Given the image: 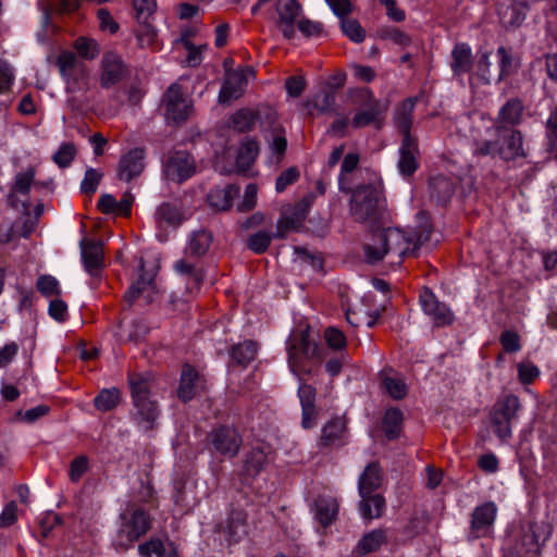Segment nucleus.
Here are the masks:
<instances>
[{
	"instance_id": "22",
	"label": "nucleus",
	"mask_w": 557,
	"mask_h": 557,
	"mask_svg": "<svg viewBox=\"0 0 557 557\" xmlns=\"http://www.w3.org/2000/svg\"><path fill=\"white\" fill-rule=\"evenodd\" d=\"M383 481L382 468L377 462H370L358 480V492L360 497L374 493Z\"/></svg>"
},
{
	"instance_id": "57",
	"label": "nucleus",
	"mask_w": 557,
	"mask_h": 557,
	"mask_svg": "<svg viewBox=\"0 0 557 557\" xmlns=\"http://www.w3.org/2000/svg\"><path fill=\"white\" fill-rule=\"evenodd\" d=\"M36 170L34 166H29L26 171L17 173L14 181L13 191L27 195L30 186L34 183Z\"/></svg>"
},
{
	"instance_id": "3",
	"label": "nucleus",
	"mask_w": 557,
	"mask_h": 557,
	"mask_svg": "<svg viewBox=\"0 0 557 557\" xmlns=\"http://www.w3.org/2000/svg\"><path fill=\"white\" fill-rule=\"evenodd\" d=\"M150 513L135 503H127L119 515L114 546L117 550H127L135 542L146 535L151 528Z\"/></svg>"
},
{
	"instance_id": "29",
	"label": "nucleus",
	"mask_w": 557,
	"mask_h": 557,
	"mask_svg": "<svg viewBox=\"0 0 557 557\" xmlns=\"http://www.w3.org/2000/svg\"><path fill=\"white\" fill-rule=\"evenodd\" d=\"M140 275L139 278L134 282L124 294V299L131 306L135 299H137L144 292L153 289V283L156 273L154 272H145L144 261L140 260L139 264Z\"/></svg>"
},
{
	"instance_id": "52",
	"label": "nucleus",
	"mask_w": 557,
	"mask_h": 557,
	"mask_svg": "<svg viewBox=\"0 0 557 557\" xmlns=\"http://www.w3.org/2000/svg\"><path fill=\"white\" fill-rule=\"evenodd\" d=\"M343 33L354 42H362L366 38V32L357 20L344 18L341 21Z\"/></svg>"
},
{
	"instance_id": "31",
	"label": "nucleus",
	"mask_w": 557,
	"mask_h": 557,
	"mask_svg": "<svg viewBox=\"0 0 557 557\" xmlns=\"http://www.w3.org/2000/svg\"><path fill=\"white\" fill-rule=\"evenodd\" d=\"M199 387V374L190 366H185L181 375V383L177 396L183 401L191 400L197 394Z\"/></svg>"
},
{
	"instance_id": "56",
	"label": "nucleus",
	"mask_w": 557,
	"mask_h": 557,
	"mask_svg": "<svg viewBox=\"0 0 557 557\" xmlns=\"http://www.w3.org/2000/svg\"><path fill=\"white\" fill-rule=\"evenodd\" d=\"M272 237L273 236L269 232L259 231L248 238L247 246L256 253H263L268 250L272 242Z\"/></svg>"
},
{
	"instance_id": "7",
	"label": "nucleus",
	"mask_w": 557,
	"mask_h": 557,
	"mask_svg": "<svg viewBox=\"0 0 557 557\" xmlns=\"http://www.w3.org/2000/svg\"><path fill=\"white\" fill-rule=\"evenodd\" d=\"M163 175L166 180L183 183L196 173V162L187 151H173L163 161Z\"/></svg>"
},
{
	"instance_id": "44",
	"label": "nucleus",
	"mask_w": 557,
	"mask_h": 557,
	"mask_svg": "<svg viewBox=\"0 0 557 557\" xmlns=\"http://www.w3.org/2000/svg\"><path fill=\"white\" fill-rule=\"evenodd\" d=\"M403 412L397 408L387 409L383 419V430L387 438L398 437L401 431Z\"/></svg>"
},
{
	"instance_id": "19",
	"label": "nucleus",
	"mask_w": 557,
	"mask_h": 557,
	"mask_svg": "<svg viewBox=\"0 0 557 557\" xmlns=\"http://www.w3.org/2000/svg\"><path fill=\"white\" fill-rule=\"evenodd\" d=\"M523 102L518 98L509 99L498 111L494 129L516 128L522 121Z\"/></svg>"
},
{
	"instance_id": "28",
	"label": "nucleus",
	"mask_w": 557,
	"mask_h": 557,
	"mask_svg": "<svg viewBox=\"0 0 557 557\" xmlns=\"http://www.w3.org/2000/svg\"><path fill=\"white\" fill-rule=\"evenodd\" d=\"M238 193L239 188L237 186L226 185L224 187L212 188L207 198L210 207L222 211L231 208L232 201Z\"/></svg>"
},
{
	"instance_id": "37",
	"label": "nucleus",
	"mask_w": 557,
	"mask_h": 557,
	"mask_svg": "<svg viewBox=\"0 0 557 557\" xmlns=\"http://www.w3.org/2000/svg\"><path fill=\"white\" fill-rule=\"evenodd\" d=\"M138 554L141 557H177V553L173 544L169 547L159 539H151L138 546Z\"/></svg>"
},
{
	"instance_id": "17",
	"label": "nucleus",
	"mask_w": 557,
	"mask_h": 557,
	"mask_svg": "<svg viewBox=\"0 0 557 557\" xmlns=\"http://www.w3.org/2000/svg\"><path fill=\"white\" fill-rule=\"evenodd\" d=\"M499 143V157L504 160H515L523 157V140L521 132L516 128L495 129Z\"/></svg>"
},
{
	"instance_id": "15",
	"label": "nucleus",
	"mask_w": 557,
	"mask_h": 557,
	"mask_svg": "<svg viewBox=\"0 0 557 557\" xmlns=\"http://www.w3.org/2000/svg\"><path fill=\"white\" fill-rule=\"evenodd\" d=\"M312 203V197H305L299 201L292 212H285L276 223V233L273 235L276 238H284L287 233L298 231L307 218L309 208Z\"/></svg>"
},
{
	"instance_id": "4",
	"label": "nucleus",
	"mask_w": 557,
	"mask_h": 557,
	"mask_svg": "<svg viewBox=\"0 0 557 557\" xmlns=\"http://www.w3.org/2000/svg\"><path fill=\"white\" fill-rule=\"evenodd\" d=\"M382 190L380 186L369 184L358 186L351 195L350 213L355 221L367 222L377 218Z\"/></svg>"
},
{
	"instance_id": "2",
	"label": "nucleus",
	"mask_w": 557,
	"mask_h": 557,
	"mask_svg": "<svg viewBox=\"0 0 557 557\" xmlns=\"http://www.w3.org/2000/svg\"><path fill=\"white\" fill-rule=\"evenodd\" d=\"M128 386L134 407L132 419L141 431H151L160 414L158 403L151 397L152 374L132 372L128 374Z\"/></svg>"
},
{
	"instance_id": "39",
	"label": "nucleus",
	"mask_w": 557,
	"mask_h": 557,
	"mask_svg": "<svg viewBox=\"0 0 557 557\" xmlns=\"http://www.w3.org/2000/svg\"><path fill=\"white\" fill-rule=\"evenodd\" d=\"M257 350L256 342L245 341L232 347L230 352L231 360L238 366L247 367L255 359Z\"/></svg>"
},
{
	"instance_id": "34",
	"label": "nucleus",
	"mask_w": 557,
	"mask_h": 557,
	"mask_svg": "<svg viewBox=\"0 0 557 557\" xmlns=\"http://www.w3.org/2000/svg\"><path fill=\"white\" fill-rule=\"evenodd\" d=\"M359 510L363 519L373 520L383 516L385 499L380 494H370L360 497Z\"/></svg>"
},
{
	"instance_id": "43",
	"label": "nucleus",
	"mask_w": 557,
	"mask_h": 557,
	"mask_svg": "<svg viewBox=\"0 0 557 557\" xmlns=\"http://www.w3.org/2000/svg\"><path fill=\"white\" fill-rule=\"evenodd\" d=\"M520 407L521 404L519 398L516 395L510 394L499 399L494 405L492 411H494L495 414H500L504 416V418H508V420L512 422L517 419Z\"/></svg>"
},
{
	"instance_id": "23",
	"label": "nucleus",
	"mask_w": 557,
	"mask_h": 557,
	"mask_svg": "<svg viewBox=\"0 0 557 557\" xmlns=\"http://www.w3.org/2000/svg\"><path fill=\"white\" fill-rule=\"evenodd\" d=\"M174 270L185 280L186 288L189 293L199 290L202 285L203 270L186 259L175 262Z\"/></svg>"
},
{
	"instance_id": "14",
	"label": "nucleus",
	"mask_w": 557,
	"mask_h": 557,
	"mask_svg": "<svg viewBox=\"0 0 557 557\" xmlns=\"http://www.w3.org/2000/svg\"><path fill=\"white\" fill-rule=\"evenodd\" d=\"M209 440L216 453L227 457H235L243 442L238 432L228 426H220L212 430Z\"/></svg>"
},
{
	"instance_id": "35",
	"label": "nucleus",
	"mask_w": 557,
	"mask_h": 557,
	"mask_svg": "<svg viewBox=\"0 0 557 557\" xmlns=\"http://www.w3.org/2000/svg\"><path fill=\"white\" fill-rule=\"evenodd\" d=\"M338 512V502L333 497L321 496L315 500V518L321 525L333 523Z\"/></svg>"
},
{
	"instance_id": "46",
	"label": "nucleus",
	"mask_w": 557,
	"mask_h": 557,
	"mask_svg": "<svg viewBox=\"0 0 557 557\" xmlns=\"http://www.w3.org/2000/svg\"><path fill=\"white\" fill-rule=\"evenodd\" d=\"M212 243V235L207 231L195 232L187 246V252L200 257L205 255Z\"/></svg>"
},
{
	"instance_id": "50",
	"label": "nucleus",
	"mask_w": 557,
	"mask_h": 557,
	"mask_svg": "<svg viewBox=\"0 0 557 557\" xmlns=\"http://www.w3.org/2000/svg\"><path fill=\"white\" fill-rule=\"evenodd\" d=\"M382 386L394 399H403L407 395V385L398 376L385 375L382 380Z\"/></svg>"
},
{
	"instance_id": "63",
	"label": "nucleus",
	"mask_w": 557,
	"mask_h": 557,
	"mask_svg": "<svg viewBox=\"0 0 557 557\" xmlns=\"http://www.w3.org/2000/svg\"><path fill=\"white\" fill-rule=\"evenodd\" d=\"M325 2L341 21L354 11V4L350 0H325Z\"/></svg>"
},
{
	"instance_id": "59",
	"label": "nucleus",
	"mask_w": 557,
	"mask_h": 557,
	"mask_svg": "<svg viewBox=\"0 0 557 557\" xmlns=\"http://www.w3.org/2000/svg\"><path fill=\"white\" fill-rule=\"evenodd\" d=\"M138 28L136 29L137 41L141 47L151 46L157 37L156 29L151 25L150 21L147 23H138Z\"/></svg>"
},
{
	"instance_id": "36",
	"label": "nucleus",
	"mask_w": 557,
	"mask_h": 557,
	"mask_svg": "<svg viewBox=\"0 0 557 557\" xmlns=\"http://www.w3.org/2000/svg\"><path fill=\"white\" fill-rule=\"evenodd\" d=\"M154 219L160 227L177 226L183 220V213L176 203L163 202L157 208Z\"/></svg>"
},
{
	"instance_id": "1",
	"label": "nucleus",
	"mask_w": 557,
	"mask_h": 557,
	"mask_svg": "<svg viewBox=\"0 0 557 557\" xmlns=\"http://www.w3.org/2000/svg\"><path fill=\"white\" fill-rule=\"evenodd\" d=\"M418 215L421 224L412 235L397 227L374 233L371 243L363 246L367 261L374 264L388 257L392 263L400 264L405 256L413 253L417 248L428 243L432 233L431 224L422 212Z\"/></svg>"
},
{
	"instance_id": "49",
	"label": "nucleus",
	"mask_w": 557,
	"mask_h": 557,
	"mask_svg": "<svg viewBox=\"0 0 557 557\" xmlns=\"http://www.w3.org/2000/svg\"><path fill=\"white\" fill-rule=\"evenodd\" d=\"M380 113H381L380 106L375 100H373L370 102V104L368 106L367 109L356 113V115L354 116V119L351 121V125L355 128L364 127V126L371 124L372 122L376 121Z\"/></svg>"
},
{
	"instance_id": "25",
	"label": "nucleus",
	"mask_w": 557,
	"mask_h": 557,
	"mask_svg": "<svg viewBox=\"0 0 557 557\" xmlns=\"http://www.w3.org/2000/svg\"><path fill=\"white\" fill-rule=\"evenodd\" d=\"M529 10L530 5L527 0H513L512 5L499 9L498 14L505 27H519L525 20Z\"/></svg>"
},
{
	"instance_id": "62",
	"label": "nucleus",
	"mask_w": 557,
	"mask_h": 557,
	"mask_svg": "<svg viewBox=\"0 0 557 557\" xmlns=\"http://www.w3.org/2000/svg\"><path fill=\"white\" fill-rule=\"evenodd\" d=\"M88 470V458L78 456L74 458L70 466L69 476L72 482H78Z\"/></svg>"
},
{
	"instance_id": "51",
	"label": "nucleus",
	"mask_w": 557,
	"mask_h": 557,
	"mask_svg": "<svg viewBox=\"0 0 557 557\" xmlns=\"http://www.w3.org/2000/svg\"><path fill=\"white\" fill-rule=\"evenodd\" d=\"M74 48L81 58L92 60L99 54V46L96 40L87 37H79L75 40Z\"/></svg>"
},
{
	"instance_id": "33",
	"label": "nucleus",
	"mask_w": 557,
	"mask_h": 557,
	"mask_svg": "<svg viewBox=\"0 0 557 557\" xmlns=\"http://www.w3.org/2000/svg\"><path fill=\"white\" fill-rule=\"evenodd\" d=\"M224 533L230 542H238L247 534V518L246 513L240 510H234L230 513Z\"/></svg>"
},
{
	"instance_id": "32",
	"label": "nucleus",
	"mask_w": 557,
	"mask_h": 557,
	"mask_svg": "<svg viewBox=\"0 0 557 557\" xmlns=\"http://www.w3.org/2000/svg\"><path fill=\"white\" fill-rule=\"evenodd\" d=\"M430 195L441 205H446L455 193V183L443 175L430 180Z\"/></svg>"
},
{
	"instance_id": "61",
	"label": "nucleus",
	"mask_w": 557,
	"mask_h": 557,
	"mask_svg": "<svg viewBox=\"0 0 557 557\" xmlns=\"http://www.w3.org/2000/svg\"><path fill=\"white\" fill-rule=\"evenodd\" d=\"M540 375V369L531 361H522L518 364V377L522 384L532 383Z\"/></svg>"
},
{
	"instance_id": "27",
	"label": "nucleus",
	"mask_w": 557,
	"mask_h": 557,
	"mask_svg": "<svg viewBox=\"0 0 557 557\" xmlns=\"http://www.w3.org/2000/svg\"><path fill=\"white\" fill-rule=\"evenodd\" d=\"M416 102V98H408L399 103V106L396 108L394 121L398 131L403 135V138L412 137L410 129L412 125V114Z\"/></svg>"
},
{
	"instance_id": "5",
	"label": "nucleus",
	"mask_w": 557,
	"mask_h": 557,
	"mask_svg": "<svg viewBox=\"0 0 557 557\" xmlns=\"http://www.w3.org/2000/svg\"><path fill=\"white\" fill-rule=\"evenodd\" d=\"M305 359H322L319 345L311 342L309 331L304 330L293 334L288 341V363L293 373L299 375L304 371Z\"/></svg>"
},
{
	"instance_id": "54",
	"label": "nucleus",
	"mask_w": 557,
	"mask_h": 557,
	"mask_svg": "<svg viewBox=\"0 0 557 557\" xmlns=\"http://www.w3.org/2000/svg\"><path fill=\"white\" fill-rule=\"evenodd\" d=\"M133 5L138 23H147L150 21L157 9L156 0H133Z\"/></svg>"
},
{
	"instance_id": "12",
	"label": "nucleus",
	"mask_w": 557,
	"mask_h": 557,
	"mask_svg": "<svg viewBox=\"0 0 557 557\" xmlns=\"http://www.w3.org/2000/svg\"><path fill=\"white\" fill-rule=\"evenodd\" d=\"M253 76L255 71L249 66L227 71L219 94V100L221 102H228L238 99L243 95L248 79Z\"/></svg>"
},
{
	"instance_id": "38",
	"label": "nucleus",
	"mask_w": 557,
	"mask_h": 557,
	"mask_svg": "<svg viewBox=\"0 0 557 557\" xmlns=\"http://www.w3.org/2000/svg\"><path fill=\"white\" fill-rule=\"evenodd\" d=\"M259 154V145L255 139L246 138L238 150L236 157V166L245 172L253 164Z\"/></svg>"
},
{
	"instance_id": "58",
	"label": "nucleus",
	"mask_w": 557,
	"mask_h": 557,
	"mask_svg": "<svg viewBox=\"0 0 557 557\" xmlns=\"http://www.w3.org/2000/svg\"><path fill=\"white\" fill-rule=\"evenodd\" d=\"M37 289L46 297L60 295L59 282L51 275H41L37 280Z\"/></svg>"
},
{
	"instance_id": "55",
	"label": "nucleus",
	"mask_w": 557,
	"mask_h": 557,
	"mask_svg": "<svg viewBox=\"0 0 557 557\" xmlns=\"http://www.w3.org/2000/svg\"><path fill=\"white\" fill-rule=\"evenodd\" d=\"M490 418L493 432L499 440L505 441L511 436L512 422L508 420V418H504V416L500 414H495L494 411H491Z\"/></svg>"
},
{
	"instance_id": "48",
	"label": "nucleus",
	"mask_w": 557,
	"mask_h": 557,
	"mask_svg": "<svg viewBox=\"0 0 557 557\" xmlns=\"http://www.w3.org/2000/svg\"><path fill=\"white\" fill-rule=\"evenodd\" d=\"M323 338L327 347L339 354H344L347 348L346 335L335 326H329L324 330Z\"/></svg>"
},
{
	"instance_id": "16",
	"label": "nucleus",
	"mask_w": 557,
	"mask_h": 557,
	"mask_svg": "<svg viewBox=\"0 0 557 557\" xmlns=\"http://www.w3.org/2000/svg\"><path fill=\"white\" fill-rule=\"evenodd\" d=\"M347 438V426L344 419L335 417L322 426L318 441L320 449H335L344 446Z\"/></svg>"
},
{
	"instance_id": "21",
	"label": "nucleus",
	"mask_w": 557,
	"mask_h": 557,
	"mask_svg": "<svg viewBox=\"0 0 557 557\" xmlns=\"http://www.w3.org/2000/svg\"><path fill=\"white\" fill-rule=\"evenodd\" d=\"M419 149L413 137L403 138L399 148L398 170L404 176H411L418 169Z\"/></svg>"
},
{
	"instance_id": "13",
	"label": "nucleus",
	"mask_w": 557,
	"mask_h": 557,
	"mask_svg": "<svg viewBox=\"0 0 557 557\" xmlns=\"http://www.w3.org/2000/svg\"><path fill=\"white\" fill-rule=\"evenodd\" d=\"M277 18L276 27L282 32L284 38L295 37V24L301 16L302 9L297 0H277L275 5Z\"/></svg>"
},
{
	"instance_id": "6",
	"label": "nucleus",
	"mask_w": 557,
	"mask_h": 557,
	"mask_svg": "<svg viewBox=\"0 0 557 557\" xmlns=\"http://www.w3.org/2000/svg\"><path fill=\"white\" fill-rule=\"evenodd\" d=\"M57 65L69 90L77 91L84 88L88 76L87 66L74 52L63 51L60 53Z\"/></svg>"
},
{
	"instance_id": "64",
	"label": "nucleus",
	"mask_w": 557,
	"mask_h": 557,
	"mask_svg": "<svg viewBox=\"0 0 557 557\" xmlns=\"http://www.w3.org/2000/svg\"><path fill=\"white\" fill-rule=\"evenodd\" d=\"M299 178V171L296 168H289L283 171L276 178L275 188L277 193L284 191L287 186L296 183Z\"/></svg>"
},
{
	"instance_id": "53",
	"label": "nucleus",
	"mask_w": 557,
	"mask_h": 557,
	"mask_svg": "<svg viewBox=\"0 0 557 557\" xmlns=\"http://www.w3.org/2000/svg\"><path fill=\"white\" fill-rule=\"evenodd\" d=\"M102 177L103 173L100 170L88 168L81 183V191L86 195H92L96 193Z\"/></svg>"
},
{
	"instance_id": "41",
	"label": "nucleus",
	"mask_w": 557,
	"mask_h": 557,
	"mask_svg": "<svg viewBox=\"0 0 557 557\" xmlns=\"http://www.w3.org/2000/svg\"><path fill=\"white\" fill-rule=\"evenodd\" d=\"M191 30L182 33L177 44H182L187 50L186 64L191 67L198 66L202 62V51L207 49L206 44L195 45L191 42Z\"/></svg>"
},
{
	"instance_id": "26",
	"label": "nucleus",
	"mask_w": 557,
	"mask_h": 557,
	"mask_svg": "<svg viewBox=\"0 0 557 557\" xmlns=\"http://www.w3.org/2000/svg\"><path fill=\"white\" fill-rule=\"evenodd\" d=\"M269 447H253L244 459V472L248 476H257L269 463Z\"/></svg>"
},
{
	"instance_id": "24",
	"label": "nucleus",
	"mask_w": 557,
	"mask_h": 557,
	"mask_svg": "<svg viewBox=\"0 0 557 557\" xmlns=\"http://www.w3.org/2000/svg\"><path fill=\"white\" fill-rule=\"evenodd\" d=\"M388 541L386 529H375L366 533L357 543L355 553L364 556L379 550Z\"/></svg>"
},
{
	"instance_id": "10",
	"label": "nucleus",
	"mask_w": 557,
	"mask_h": 557,
	"mask_svg": "<svg viewBox=\"0 0 557 557\" xmlns=\"http://www.w3.org/2000/svg\"><path fill=\"white\" fill-rule=\"evenodd\" d=\"M163 104L165 107V116L174 123H182L189 116L191 106L189 100L184 96L182 87L172 84L163 96Z\"/></svg>"
},
{
	"instance_id": "18",
	"label": "nucleus",
	"mask_w": 557,
	"mask_h": 557,
	"mask_svg": "<svg viewBox=\"0 0 557 557\" xmlns=\"http://www.w3.org/2000/svg\"><path fill=\"white\" fill-rule=\"evenodd\" d=\"M145 150L134 148L123 154L117 165V176L120 180L131 182L139 176L145 169Z\"/></svg>"
},
{
	"instance_id": "40",
	"label": "nucleus",
	"mask_w": 557,
	"mask_h": 557,
	"mask_svg": "<svg viewBox=\"0 0 557 557\" xmlns=\"http://www.w3.org/2000/svg\"><path fill=\"white\" fill-rule=\"evenodd\" d=\"M121 399L122 394L117 387L103 388L94 398V406L98 411L108 412L115 409Z\"/></svg>"
},
{
	"instance_id": "11",
	"label": "nucleus",
	"mask_w": 557,
	"mask_h": 557,
	"mask_svg": "<svg viewBox=\"0 0 557 557\" xmlns=\"http://www.w3.org/2000/svg\"><path fill=\"white\" fill-rule=\"evenodd\" d=\"M419 301L423 312L432 319L436 326H447L454 322L451 310L441 302L429 287L422 288Z\"/></svg>"
},
{
	"instance_id": "9",
	"label": "nucleus",
	"mask_w": 557,
	"mask_h": 557,
	"mask_svg": "<svg viewBox=\"0 0 557 557\" xmlns=\"http://www.w3.org/2000/svg\"><path fill=\"white\" fill-rule=\"evenodd\" d=\"M128 75V66L122 57L113 51H108L100 61L99 83L104 89L111 88L122 82Z\"/></svg>"
},
{
	"instance_id": "47",
	"label": "nucleus",
	"mask_w": 557,
	"mask_h": 557,
	"mask_svg": "<svg viewBox=\"0 0 557 557\" xmlns=\"http://www.w3.org/2000/svg\"><path fill=\"white\" fill-rule=\"evenodd\" d=\"M77 149L74 143H63L53 153L52 160L60 169H66L75 159Z\"/></svg>"
},
{
	"instance_id": "60",
	"label": "nucleus",
	"mask_w": 557,
	"mask_h": 557,
	"mask_svg": "<svg viewBox=\"0 0 557 557\" xmlns=\"http://www.w3.org/2000/svg\"><path fill=\"white\" fill-rule=\"evenodd\" d=\"M335 91L331 89L324 90L321 95L317 96L314 100V108L320 113H331L334 111Z\"/></svg>"
},
{
	"instance_id": "45",
	"label": "nucleus",
	"mask_w": 557,
	"mask_h": 557,
	"mask_svg": "<svg viewBox=\"0 0 557 557\" xmlns=\"http://www.w3.org/2000/svg\"><path fill=\"white\" fill-rule=\"evenodd\" d=\"M257 122V115L249 109H240L235 112L230 121V126L239 133L249 132Z\"/></svg>"
},
{
	"instance_id": "20",
	"label": "nucleus",
	"mask_w": 557,
	"mask_h": 557,
	"mask_svg": "<svg viewBox=\"0 0 557 557\" xmlns=\"http://www.w3.org/2000/svg\"><path fill=\"white\" fill-rule=\"evenodd\" d=\"M82 258L86 271L97 276L103 268V246L101 242L86 240L81 243Z\"/></svg>"
},
{
	"instance_id": "8",
	"label": "nucleus",
	"mask_w": 557,
	"mask_h": 557,
	"mask_svg": "<svg viewBox=\"0 0 557 557\" xmlns=\"http://www.w3.org/2000/svg\"><path fill=\"white\" fill-rule=\"evenodd\" d=\"M496 516L497 506L493 502L476 506L471 513L468 540L474 541L490 536L493 532Z\"/></svg>"
},
{
	"instance_id": "30",
	"label": "nucleus",
	"mask_w": 557,
	"mask_h": 557,
	"mask_svg": "<svg viewBox=\"0 0 557 557\" xmlns=\"http://www.w3.org/2000/svg\"><path fill=\"white\" fill-rule=\"evenodd\" d=\"M450 67L456 76L470 72L472 67V51L467 44H457L451 51Z\"/></svg>"
},
{
	"instance_id": "42",
	"label": "nucleus",
	"mask_w": 557,
	"mask_h": 557,
	"mask_svg": "<svg viewBox=\"0 0 557 557\" xmlns=\"http://www.w3.org/2000/svg\"><path fill=\"white\" fill-rule=\"evenodd\" d=\"M532 532V547L529 548L534 555L541 553L542 546L549 540L553 533V527L549 522L541 521L533 523L531 527Z\"/></svg>"
}]
</instances>
